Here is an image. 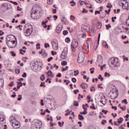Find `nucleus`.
Masks as SVG:
<instances>
[{
	"mask_svg": "<svg viewBox=\"0 0 129 129\" xmlns=\"http://www.w3.org/2000/svg\"><path fill=\"white\" fill-rule=\"evenodd\" d=\"M91 108H92L93 109H96V108H95V106H94V104L92 103L91 106H90Z\"/></svg>",
	"mask_w": 129,
	"mask_h": 129,
	"instance_id": "obj_55",
	"label": "nucleus"
},
{
	"mask_svg": "<svg viewBox=\"0 0 129 129\" xmlns=\"http://www.w3.org/2000/svg\"><path fill=\"white\" fill-rule=\"evenodd\" d=\"M78 47V41L76 40H74L72 42V45H71V49L73 52H75L76 51V48Z\"/></svg>",
	"mask_w": 129,
	"mask_h": 129,
	"instance_id": "obj_7",
	"label": "nucleus"
},
{
	"mask_svg": "<svg viewBox=\"0 0 129 129\" xmlns=\"http://www.w3.org/2000/svg\"><path fill=\"white\" fill-rule=\"evenodd\" d=\"M22 76L24 78H26L27 77V73H24Z\"/></svg>",
	"mask_w": 129,
	"mask_h": 129,
	"instance_id": "obj_63",
	"label": "nucleus"
},
{
	"mask_svg": "<svg viewBox=\"0 0 129 129\" xmlns=\"http://www.w3.org/2000/svg\"><path fill=\"white\" fill-rule=\"evenodd\" d=\"M47 74L49 77H53V73H52V71H48L47 72Z\"/></svg>",
	"mask_w": 129,
	"mask_h": 129,
	"instance_id": "obj_20",
	"label": "nucleus"
},
{
	"mask_svg": "<svg viewBox=\"0 0 129 129\" xmlns=\"http://www.w3.org/2000/svg\"><path fill=\"white\" fill-rule=\"evenodd\" d=\"M73 105L74 106H78L79 105V104H78V102L76 101H74V103L73 104Z\"/></svg>",
	"mask_w": 129,
	"mask_h": 129,
	"instance_id": "obj_42",
	"label": "nucleus"
},
{
	"mask_svg": "<svg viewBox=\"0 0 129 129\" xmlns=\"http://www.w3.org/2000/svg\"><path fill=\"white\" fill-rule=\"evenodd\" d=\"M53 60V57H50L47 59V62H51Z\"/></svg>",
	"mask_w": 129,
	"mask_h": 129,
	"instance_id": "obj_60",
	"label": "nucleus"
},
{
	"mask_svg": "<svg viewBox=\"0 0 129 129\" xmlns=\"http://www.w3.org/2000/svg\"><path fill=\"white\" fill-rule=\"evenodd\" d=\"M63 35L64 36H66V35H68V31L67 30H64L63 31Z\"/></svg>",
	"mask_w": 129,
	"mask_h": 129,
	"instance_id": "obj_53",
	"label": "nucleus"
},
{
	"mask_svg": "<svg viewBox=\"0 0 129 129\" xmlns=\"http://www.w3.org/2000/svg\"><path fill=\"white\" fill-rule=\"evenodd\" d=\"M6 123V117L4 114H0V124H5Z\"/></svg>",
	"mask_w": 129,
	"mask_h": 129,
	"instance_id": "obj_11",
	"label": "nucleus"
},
{
	"mask_svg": "<svg viewBox=\"0 0 129 129\" xmlns=\"http://www.w3.org/2000/svg\"><path fill=\"white\" fill-rule=\"evenodd\" d=\"M23 32L25 34V36H29L33 32V26L30 24H26L23 28Z\"/></svg>",
	"mask_w": 129,
	"mask_h": 129,
	"instance_id": "obj_1",
	"label": "nucleus"
},
{
	"mask_svg": "<svg viewBox=\"0 0 129 129\" xmlns=\"http://www.w3.org/2000/svg\"><path fill=\"white\" fill-rule=\"evenodd\" d=\"M40 87H44V88H45V87H46V85H45V82L41 83V84L40 85Z\"/></svg>",
	"mask_w": 129,
	"mask_h": 129,
	"instance_id": "obj_38",
	"label": "nucleus"
},
{
	"mask_svg": "<svg viewBox=\"0 0 129 129\" xmlns=\"http://www.w3.org/2000/svg\"><path fill=\"white\" fill-rule=\"evenodd\" d=\"M108 5H107L106 6V7L108 8V9H111V8H112V5H111L110 3H108Z\"/></svg>",
	"mask_w": 129,
	"mask_h": 129,
	"instance_id": "obj_46",
	"label": "nucleus"
},
{
	"mask_svg": "<svg viewBox=\"0 0 129 129\" xmlns=\"http://www.w3.org/2000/svg\"><path fill=\"white\" fill-rule=\"evenodd\" d=\"M22 86H23V83H22L21 82H20V83H19V82H17V89H20V87H22Z\"/></svg>",
	"mask_w": 129,
	"mask_h": 129,
	"instance_id": "obj_19",
	"label": "nucleus"
},
{
	"mask_svg": "<svg viewBox=\"0 0 129 129\" xmlns=\"http://www.w3.org/2000/svg\"><path fill=\"white\" fill-rule=\"evenodd\" d=\"M53 50H58L59 46L58 45V40H54L51 42Z\"/></svg>",
	"mask_w": 129,
	"mask_h": 129,
	"instance_id": "obj_10",
	"label": "nucleus"
},
{
	"mask_svg": "<svg viewBox=\"0 0 129 129\" xmlns=\"http://www.w3.org/2000/svg\"><path fill=\"white\" fill-rule=\"evenodd\" d=\"M119 3L120 4H121L122 7H124V6H125L126 4H128V2H127V1H125V0H120V1L119 2Z\"/></svg>",
	"mask_w": 129,
	"mask_h": 129,
	"instance_id": "obj_17",
	"label": "nucleus"
},
{
	"mask_svg": "<svg viewBox=\"0 0 129 129\" xmlns=\"http://www.w3.org/2000/svg\"><path fill=\"white\" fill-rule=\"evenodd\" d=\"M114 95H117V96H115L114 97H113L112 95H111L110 96V97L111 98V99H115L116 98H117V97L118 96V95L116 93H115L114 94Z\"/></svg>",
	"mask_w": 129,
	"mask_h": 129,
	"instance_id": "obj_22",
	"label": "nucleus"
},
{
	"mask_svg": "<svg viewBox=\"0 0 129 129\" xmlns=\"http://www.w3.org/2000/svg\"><path fill=\"white\" fill-rule=\"evenodd\" d=\"M26 52V50H23V49H20V54L21 55H24V53Z\"/></svg>",
	"mask_w": 129,
	"mask_h": 129,
	"instance_id": "obj_27",
	"label": "nucleus"
},
{
	"mask_svg": "<svg viewBox=\"0 0 129 129\" xmlns=\"http://www.w3.org/2000/svg\"><path fill=\"white\" fill-rule=\"evenodd\" d=\"M105 123H106V120H103L101 121V124H102L103 125H104V124H105Z\"/></svg>",
	"mask_w": 129,
	"mask_h": 129,
	"instance_id": "obj_59",
	"label": "nucleus"
},
{
	"mask_svg": "<svg viewBox=\"0 0 129 129\" xmlns=\"http://www.w3.org/2000/svg\"><path fill=\"white\" fill-rule=\"evenodd\" d=\"M32 66L33 67L32 69L34 70V71H35V70H41L42 66V62L40 61H36V62H34Z\"/></svg>",
	"mask_w": 129,
	"mask_h": 129,
	"instance_id": "obj_4",
	"label": "nucleus"
},
{
	"mask_svg": "<svg viewBox=\"0 0 129 129\" xmlns=\"http://www.w3.org/2000/svg\"><path fill=\"white\" fill-rule=\"evenodd\" d=\"M48 5H52L53 4V0H47Z\"/></svg>",
	"mask_w": 129,
	"mask_h": 129,
	"instance_id": "obj_57",
	"label": "nucleus"
},
{
	"mask_svg": "<svg viewBox=\"0 0 129 129\" xmlns=\"http://www.w3.org/2000/svg\"><path fill=\"white\" fill-rule=\"evenodd\" d=\"M17 121V118H16V117L14 115H12L10 118V122L12 123H15Z\"/></svg>",
	"mask_w": 129,
	"mask_h": 129,
	"instance_id": "obj_16",
	"label": "nucleus"
},
{
	"mask_svg": "<svg viewBox=\"0 0 129 129\" xmlns=\"http://www.w3.org/2000/svg\"><path fill=\"white\" fill-rule=\"evenodd\" d=\"M102 25L101 24V23L100 22H98L97 24V29H100L101 28Z\"/></svg>",
	"mask_w": 129,
	"mask_h": 129,
	"instance_id": "obj_28",
	"label": "nucleus"
},
{
	"mask_svg": "<svg viewBox=\"0 0 129 129\" xmlns=\"http://www.w3.org/2000/svg\"><path fill=\"white\" fill-rule=\"evenodd\" d=\"M20 72H21V70H20V69H16L15 70V73H16L17 74H20Z\"/></svg>",
	"mask_w": 129,
	"mask_h": 129,
	"instance_id": "obj_36",
	"label": "nucleus"
},
{
	"mask_svg": "<svg viewBox=\"0 0 129 129\" xmlns=\"http://www.w3.org/2000/svg\"><path fill=\"white\" fill-rule=\"evenodd\" d=\"M66 112H67L66 114H65V115L66 116H68V115H69L70 114V112L69 111V109H67L66 111Z\"/></svg>",
	"mask_w": 129,
	"mask_h": 129,
	"instance_id": "obj_35",
	"label": "nucleus"
},
{
	"mask_svg": "<svg viewBox=\"0 0 129 129\" xmlns=\"http://www.w3.org/2000/svg\"><path fill=\"white\" fill-rule=\"evenodd\" d=\"M98 79L101 80V81H103V78H102V76L101 74L99 75Z\"/></svg>",
	"mask_w": 129,
	"mask_h": 129,
	"instance_id": "obj_33",
	"label": "nucleus"
},
{
	"mask_svg": "<svg viewBox=\"0 0 129 129\" xmlns=\"http://www.w3.org/2000/svg\"><path fill=\"white\" fill-rule=\"evenodd\" d=\"M118 64V58L111 57L109 59L108 65L109 67H117Z\"/></svg>",
	"mask_w": 129,
	"mask_h": 129,
	"instance_id": "obj_2",
	"label": "nucleus"
},
{
	"mask_svg": "<svg viewBox=\"0 0 129 129\" xmlns=\"http://www.w3.org/2000/svg\"><path fill=\"white\" fill-rule=\"evenodd\" d=\"M85 58V52L83 51H80L78 55V63H82L84 61Z\"/></svg>",
	"mask_w": 129,
	"mask_h": 129,
	"instance_id": "obj_5",
	"label": "nucleus"
},
{
	"mask_svg": "<svg viewBox=\"0 0 129 129\" xmlns=\"http://www.w3.org/2000/svg\"><path fill=\"white\" fill-rule=\"evenodd\" d=\"M12 126L14 128L17 129L19 128L20 126H21V125H20V123L18 121H16L14 122V123L12 124Z\"/></svg>",
	"mask_w": 129,
	"mask_h": 129,
	"instance_id": "obj_13",
	"label": "nucleus"
},
{
	"mask_svg": "<svg viewBox=\"0 0 129 129\" xmlns=\"http://www.w3.org/2000/svg\"><path fill=\"white\" fill-rule=\"evenodd\" d=\"M65 40L67 43H70V38L69 37L66 38Z\"/></svg>",
	"mask_w": 129,
	"mask_h": 129,
	"instance_id": "obj_56",
	"label": "nucleus"
},
{
	"mask_svg": "<svg viewBox=\"0 0 129 129\" xmlns=\"http://www.w3.org/2000/svg\"><path fill=\"white\" fill-rule=\"evenodd\" d=\"M114 125H116L117 126H119V123L118 122H114Z\"/></svg>",
	"mask_w": 129,
	"mask_h": 129,
	"instance_id": "obj_62",
	"label": "nucleus"
},
{
	"mask_svg": "<svg viewBox=\"0 0 129 129\" xmlns=\"http://www.w3.org/2000/svg\"><path fill=\"white\" fill-rule=\"evenodd\" d=\"M14 39H17L16 36L13 35H8L6 37V43H9L10 42H15V40Z\"/></svg>",
	"mask_w": 129,
	"mask_h": 129,
	"instance_id": "obj_8",
	"label": "nucleus"
},
{
	"mask_svg": "<svg viewBox=\"0 0 129 129\" xmlns=\"http://www.w3.org/2000/svg\"><path fill=\"white\" fill-rule=\"evenodd\" d=\"M62 29H63V28L62 27V24H59L56 27V32L57 33V34H60V33H61V31H62Z\"/></svg>",
	"mask_w": 129,
	"mask_h": 129,
	"instance_id": "obj_14",
	"label": "nucleus"
},
{
	"mask_svg": "<svg viewBox=\"0 0 129 129\" xmlns=\"http://www.w3.org/2000/svg\"><path fill=\"white\" fill-rule=\"evenodd\" d=\"M78 117H79V119L80 120H84V117L83 116V115L79 114Z\"/></svg>",
	"mask_w": 129,
	"mask_h": 129,
	"instance_id": "obj_24",
	"label": "nucleus"
},
{
	"mask_svg": "<svg viewBox=\"0 0 129 129\" xmlns=\"http://www.w3.org/2000/svg\"><path fill=\"white\" fill-rule=\"evenodd\" d=\"M126 25L128 27H129V16H128V19H127L126 21Z\"/></svg>",
	"mask_w": 129,
	"mask_h": 129,
	"instance_id": "obj_61",
	"label": "nucleus"
},
{
	"mask_svg": "<svg viewBox=\"0 0 129 129\" xmlns=\"http://www.w3.org/2000/svg\"><path fill=\"white\" fill-rule=\"evenodd\" d=\"M123 121V118L122 117H120L119 119H117V122L118 123H121Z\"/></svg>",
	"mask_w": 129,
	"mask_h": 129,
	"instance_id": "obj_25",
	"label": "nucleus"
},
{
	"mask_svg": "<svg viewBox=\"0 0 129 129\" xmlns=\"http://www.w3.org/2000/svg\"><path fill=\"white\" fill-rule=\"evenodd\" d=\"M67 55H68V48L64 47L60 55V58L66 60V59H67Z\"/></svg>",
	"mask_w": 129,
	"mask_h": 129,
	"instance_id": "obj_6",
	"label": "nucleus"
},
{
	"mask_svg": "<svg viewBox=\"0 0 129 129\" xmlns=\"http://www.w3.org/2000/svg\"><path fill=\"white\" fill-rule=\"evenodd\" d=\"M80 86L83 89H87L88 85H87V84H86V83H82V84H81L80 85Z\"/></svg>",
	"mask_w": 129,
	"mask_h": 129,
	"instance_id": "obj_18",
	"label": "nucleus"
},
{
	"mask_svg": "<svg viewBox=\"0 0 129 129\" xmlns=\"http://www.w3.org/2000/svg\"><path fill=\"white\" fill-rule=\"evenodd\" d=\"M82 13H83V14H86V13H88V10L85 9V8H83Z\"/></svg>",
	"mask_w": 129,
	"mask_h": 129,
	"instance_id": "obj_52",
	"label": "nucleus"
},
{
	"mask_svg": "<svg viewBox=\"0 0 129 129\" xmlns=\"http://www.w3.org/2000/svg\"><path fill=\"white\" fill-rule=\"evenodd\" d=\"M70 4H73L71 5L72 7H75V6H76V3H75L73 0L70 2Z\"/></svg>",
	"mask_w": 129,
	"mask_h": 129,
	"instance_id": "obj_31",
	"label": "nucleus"
},
{
	"mask_svg": "<svg viewBox=\"0 0 129 129\" xmlns=\"http://www.w3.org/2000/svg\"><path fill=\"white\" fill-rule=\"evenodd\" d=\"M41 45V44L39 43H37L36 44V49L37 50H39V49H40L41 47H40V46Z\"/></svg>",
	"mask_w": 129,
	"mask_h": 129,
	"instance_id": "obj_49",
	"label": "nucleus"
},
{
	"mask_svg": "<svg viewBox=\"0 0 129 129\" xmlns=\"http://www.w3.org/2000/svg\"><path fill=\"white\" fill-rule=\"evenodd\" d=\"M18 44V41H17V38H15V41H11L10 42H7V44L9 47V48H15L16 45Z\"/></svg>",
	"mask_w": 129,
	"mask_h": 129,
	"instance_id": "obj_9",
	"label": "nucleus"
},
{
	"mask_svg": "<svg viewBox=\"0 0 129 129\" xmlns=\"http://www.w3.org/2000/svg\"><path fill=\"white\" fill-rule=\"evenodd\" d=\"M39 54H40L43 57V58H46L48 54L46 53V50L45 49H41V51L39 52Z\"/></svg>",
	"mask_w": 129,
	"mask_h": 129,
	"instance_id": "obj_15",
	"label": "nucleus"
},
{
	"mask_svg": "<svg viewBox=\"0 0 129 129\" xmlns=\"http://www.w3.org/2000/svg\"><path fill=\"white\" fill-rule=\"evenodd\" d=\"M80 114H84V115L87 114V111L86 110H84L83 112H80Z\"/></svg>",
	"mask_w": 129,
	"mask_h": 129,
	"instance_id": "obj_37",
	"label": "nucleus"
},
{
	"mask_svg": "<svg viewBox=\"0 0 129 129\" xmlns=\"http://www.w3.org/2000/svg\"><path fill=\"white\" fill-rule=\"evenodd\" d=\"M74 76H78V75H79V71L78 70L76 71H74Z\"/></svg>",
	"mask_w": 129,
	"mask_h": 129,
	"instance_id": "obj_26",
	"label": "nucleus"
},
{
	"mask_svg": "<svg viewBox=\"0 0 129 129\" xmlns=\"http://www.w3.org/2000/svg\"><path fill=\"white\" fill-rule=\"evenodd\" d=\"M40 80L41 81H44L45 79H46V77H45V75H42L40 77Z\"/></svg>",
	"mask_w": 129,
	"mask_h": 129,
	"instance_id": "obj_23",
	"label": "nucleus"
},
{
	"mask_svg": "<svg viewBox=\"0 0 129 129\" xmlns=\"http://www.w3.org/2000/svg\"><path fill=\"white\" fill-rule=\"evenodd\" d=\"M122 103H124V104H127V100L126 99H125L121 101Z\"/></svg>",
	"mask_w": 129,
	"mask_h": 129,
	"instance_id": "obj_41",
	"label": "nucleus"
},
{
	"mask_svg": "<svg viewBox=\"0 0 129 129\" xmlns=\"http://www.w3.org/2000/svg\"><path fill=\"white\" fill-rule=\"evenodd\" d=\"M91 74H93L94 73V68H92L90 69Z\"/></svg>",
	"mask_w": 129,
	"mask_h": 129,
	"instance_id": "obj_47",
	"label": "nucleus"
},
{
	"mask_svg": "<svg viewBox=\"0 0 129 129\" xmlns=\"http://www.w3.org/2000/svg\"><path fill=\"white\" fill-rule=\"evenodd\" d=\"M105 27L106 28V30H109V29H110V28H111V26L110 25V24L106 25Z\"/></svg>",
	"mask_w": 129,
	"mask_h": 129,
	"instance_id": "obj_44",
	"label": "nucleus"
},
{
	"mask_svg": "<svg viewBox=\"0 0 129 129\" xmlns=\"http://www.w3.org/2000/svg\"><path fill=\"white\" fill-rule=\"evenodd\" d=\"M100 103H102V104H103V105H105L106 104V100H100Z\"/></svg>",
	"mask_w": 129,
	"mask_h": 129,
	"instance_id": "obj_39",
	"label": "nucleus"
},
{
	"mask_svg": "<svg viewBox=\"0 0 129 129\" xmlns=\"http://www.w3.org/2000/svg\"><path fill=\"white\" fill-rule=\"evenodd\" d=\"M61 64L62 66H66L67 65V62L66 61H61Z\"/></svg>",
	"mask_w": 129,
	"mask_h": 129,
	"instance_id": "obj_32",
	"label": "nucleus"
},
{
	"mask_svg": "<svg viewBox=\"0 0 129 129\" xmlns=\"http://www.w3.org/2000/svg\"><path fill=\"white\" fill-rule=\"evenodd\" d=\"M44 47L45 48H49L50 47V44H49V43H45L44 44Z\"/></svg>",
	"mask_w": 129,
	"mask_h": 129,
	"instance_id": "obj_58",
	"label": "nucleus"
},
{
	"mask_svg": "<svg viewBox=\"0 0 129 129\" xmlns=\"http://www.w3.org/2000/svg\"><path fill=\"white\" fill-rule=\"evenodd\" d=\"M72 82H73L74 83H76V82H77V80L76 79V78H73L72 79Z\"/></svg>",
	"mask_w": 129,
	"mask_h": 129,
	"instance_id": "obj_50",
	"label": "nucleus"
},
{
	"mask_svg": "<svg viewBox=\"0 0 129 129\" xmlns=\"http://www.w3.org/2000/svg\"><path fill=\"white\" fill-rule=\"evenodd\" d=\"M63 82L64 83H66L67 85H68V84H69V83H70V81L67 80H64Z\"/></svg>",
	"mask_w": 129,
	"mask_h": 129,
	"instance_id": "obj_51",
	"label": "nucleus"
},
{
	"mask_svg": "<svg viewBox=\"0 0 129 129\" xmlns=\"http://www.w3.org/2000/svg\"><path fill=\"white\" fill-rule=\"evenodd\" d=\"M16 29H18L19 28L20 30V31H22L23 30V26L22 25H19L16 27Z\"/></svg>",
	"mask_w": 129,
	"mask_h": 129,
	"instance_id": "obj_45",
	"label": "nucleus"
},
{
	"mask_svg": "<svg viewBox=\"0 0 129 129\" xmlns=\"http://www.w3.org/2000/svg\"><path fill=\"white\" fill-rule=\"evenodd\" d=\"M69 67L67 66V67H66L65 68H63V69L61 70V71H62V72L66 71V70H68V69H69Z\"/></svg>",
	"mask_w": 129,
	"mask_h": 129,
	"instance_id": "obj_54",
	"label": "nucleus"
},
{
	"mask_svg": "<svg viewBox=\"0 0 129 129\" xmlns=\"http://www.w3.org/2000/svg\"><path fill=\"white\" fill-rule=\"evenodd\" d=\"M82 31L83 32H87L88 30L90 29L89 25H82L81 26Z\"/></svg>",
	"mask_w": 129,
	"mask_h": 129,
	"instance_id": "obj_12",
	"label": "nucleus"
},
{
	"mask_svg": "<svg viewBox=\"0 0 129 129\" xmlns=\"http://www.w3.org/2000/svg\"><path fill=\"white\" fill-rule=\"evenodd\" d=\"M103 46L107 49L108 48V45L106 42H103Z\"/></svg>",
	"mask_w": 129,
	"mask_h": 129,
	"instance_id": "obj_29",
	"label": "nucleus"
},
{
	"mask_svg": "<svg viewBox=\"0 0 129 129\" xmlns=\"http://www.w3.org/2000/svg\"><path fill=\"white\" fill-rule=\"evenodd\" d=\"M10 54H11V56H13V57H16V53H15V52L14 51H11L10 52Z\"/></svg>",
	"mask_w": 129,
	"mask_h": 129,
	"instance_id": "obj_43",
	"label": "nucleus"
},
{
	"mask_svg": "<svg viewBox=\"0 0 129 129\" xmlns=\"http://www.w3.org/2000/svg\"><path fill=\"white\" fill-rule=\"evenodd\" d=\"M70 19L71 21H75V17L73 15H71Z\"/></svg>",
	"mask_w": 129,
	"mask_h": 129,
	"instance_id": "obj_34",
	"label": "nucleus"
},
{
	"mask_svg": "<svg viewBox=\"0 0 129 129\" xmlns=\"http://www.w3.org/2000/svg\"><path fill=\"white\" fill-rule=\"evenodd\" d=\"M128 3H127L126 5L124 6V7H122V9H124V10H126V11H128Z\"/></svg>",
	"mask_w": 129,
	"mask_h": 129,
	"instance_id": "obj_21",
	"label": "nucleus"
},
{
	"mask_svg": "<svg viewBox=\"0 0 129 129\" xmlns=\"http://www.w3.org/2000/svg\"><path fill=\"white\" fill-rule=\"evenodd\" d=\"M86 33H83L82 34V38H83V39H85V38H86Z\"/></svg>",
	"mask_w": 129,
	"mask_h": 129,
	"instance_id": "obj_64",
	"label": "nucleus"
},
{
	"mask_svg": "<svg viewBox=\"0 0 129 129\" xmlns=\"http://www.w3.org/2000/svg\"><path fill=\"white\" fill-rule=\"evenodd\" d=\"M42 125V122L35 119L31 123V129H40Z\"/></svg>",
	"mask_w": 129,
	"mask_h": 129,
	"instance_id": "obj_3",
	"label": "nucleus"
},
{
	"mask_svg": "<svg viewBox=\"0 0 129 129\" xmlns=\"http://www.w3.org/2000/svg\"><path fill=\"white\" fill-rule=\"evenodd\" d=\"M104 76L105 77H107V76L108 77H110V74L107 72H105L104 74Z\"/></svg>",
	"mask_w": 129,
	"mask_h": 129,
	"instance_id": "obj_40",
	"label": "nucleus"
},
{
	"mask_svg": "<svg viewBox=\"0 0 129 129\" xmlns=\"http://www.w3.org/2000/svg\"><path fill=\"white\" fill-rule=\"evenodd\" d=\"M22 98H23V96H22V95H19L18 98H17V100H18V101H21Z\"/></svg>",
	"mask_w": 129,
	"mask_h": 129,
	"instance_id": "obj_30",
	"label": "nucleus"
},
{
	"mask_svg": "<svg viewBox=\"0 0 129 129\" xmlns=\"http://www.w3.org/2000/svg\"><path fill=\"white\" fill-rule=\"evenodd\" d=\"M91 31L92 33H95V26H93V27L91 28Z\"/></svg>",
	"mask_w": 129,
	"mask_h": 129,
	"instance_id": "obj_48",
	"label": "nucleus"
}]
</instances>
